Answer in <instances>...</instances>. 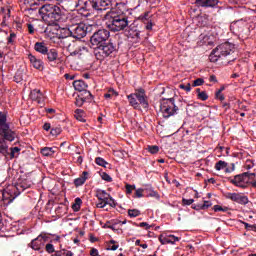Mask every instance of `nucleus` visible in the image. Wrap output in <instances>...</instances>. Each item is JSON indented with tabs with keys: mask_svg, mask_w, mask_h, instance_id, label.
Masks as SVG:
<instances>
[{
	"mask_svg": "<svg viewBox=\"0 0 256 256\" xmlns=\"http://www.w3.org/2000/svg\"><path fill=\"white\" fill-rule=\"evenodd\" d=\"M28 59H29L31 65H32L35 69L40 70V71L44 70V68H45V63H44V61H43L42 59H38V58H37L35 55H33V54H29V55H28Z\"/></svg>",
	"mask_w": 256,
	"mask_h": 256,
	"instance_id": "16",
	"label": "nucleus"
},
{
	"mask_svg": "<svg viewBox=\"0 0 256 256\" xmlns=\"http://www.w3.org/2000/svg\"><path fill=\"white\" fill-rule=\"evenodd\" d=\"M95 163L98 166H101V167H104V168H106V165H108V162L102 157H96Z\"/></svg>",
	"mask_w": 256,
	"mask_h": 256,
	"instance_id": "34",
	"label": "nucleus"
},
{
	"mask_svg": "<svg viewBox=\"0 0 256 256\" xmlns=\"http://www.w3.org/2000/svg\"><path fill=\"white\" fill-rule=\"evenodd\" d=\"M158 241H160L162 245L170 244L171 242L169 241V236H164L163 234L158 237Z\"/></svg>",
	"mask_w": 256,
	"mask_h": 256,
	"instance_id": "36",
	"label": "nucleus"
},
{
	"mask_svg": "<svg viewBox=\"0 0 256 256\" xmlns=\"http://www.w3.org/2000/svg\"><path fill=\"white\" fill-rule=\"evenodd\" d=\"M168 240L170 241V244H175V242H179L181 238L174 235H168Z\"/></svg>",
	"mask_w": 256,
	"mask_h": 256,
	"instance_id": "46",
	"label": "nucleus"
},
{
	"mask_svg": "<svg viewBox=\"0 0 256 256\" xmlns=\"http://www.w3.org/2000/svg\"><path fill=\"white\" fill-rule=\"evenodd\" d=\"M107 28L112 32H120L127 30L129 26L128 18L124 14L111 16L109 21L106 23Z\"/></svg>",
	"mask_w": 256,
	"mask_h": 256,
	"instance_id": "3",
	"label": "nucleus"
},
{
	"mask_svg": "<svg viewBox=\"0 0 256 256\" xmlns=\"http://www.w3.org/2000/svg\"><path fill=\"white\" fill-rule=\"evenodd\" d=\"M128 33L127 36L132 39H139L140 38V31L137 30L136 27H129L128 26Z\"/></svg>",
	"mask_w": 256,
	"mask_h": 256,
	"instance_id": "25",
	"label": "nucleus"
},
{
	"mask_svg": "<svg viewBox=\"0 0 256 256\" xmlns=\"http://www.w3.org/2000/svg\"><path fill=\"white\" fill-rule=\"evenodd\" d=\"M17 138V132L11 128L8 122V112L0 110V154L7 156L8 144L6 142H14Z\"/></svg>",
	"mask_w": 256,
	"mask_h": 256,
	"instance_id": "1",
	"label": "nucleus"
},
{
	"mask_svg": "<svg viewBox=\"0 0 256 256\" xmlns=\"http://www.w3.org/2000/svg\"><path fill=\"white\" fill-rule=\"evenodd\" d=\"M178 111L179 107L176 106L174 98H162L160 100V112H162L164 119H169L176 115Z\"/></svg>",
	"mask_w": 256,
	"mask_h": 256,
	"instance_id": "4",
	"label": "nucleus"
},
{
	"mask_svg": "<svg viewBox=\"0 0 256 256\" xmlns=\"http://www.w3.org/2000/svg\"><path fill=\"white\" fill-rule=\"evenodd\" d=\"M211 206H212V203L210 201H204L200 208L201 210H207Z\"/></svg>",
	"mask_w": 256,
	"mask_h": 256,
	"instance_id": "49",
	"label": "nucleus"
},
{
	"mask_svg": "<svg viewBox=\"0 0 256 256\" xmlns=\"http://www.w3.org/2000/svg\"><path fill=\"white\" fill-rule=\"evenodd\" d=\"M44 241H45L44 236L39 235L37 238L31 241L30 247L33 250H41L42 245L44 244Z\"/></svg>",
	"mask_w": 256,
	"mask_h": 256,
	"instance_id": "20",
	"label": "nucleus"
},
{
	"mask_svg": "<svg viewBox=\"0 0 256 256\" xmlns=\"http://www.w3.org/2000/svg\"><path fill=\"white\" fill-rule=\"evenodd\" d=\"M136 98L139 101V105H141L144 109L149 108V103H148L145 89H143V88L137 89L136 90Z\"/></svg>",
	"mask_w": 256,
	"mask_h": 256,
	"instance_id": "15",
	"label": "nucleus"
},
{
	"mask_svg": "<svg viewBox=\"0 0 256 256\" xmlns=\"http://www.w3.org/2000/svg\"><path fill=\"white\" fill-rule=\"evenodd\" d=\"M88 175H89V173L87 171H83V173L80 177L75 178L74 185L76 187L82 186L85 183V181L88 179Z\"/></svg>",
	"mask_w": 256,
	"mask_h": 256,
	"instance_id": "23",
	"label": "nucleus"
},
{
	"mask_svg": "<svg viewBox=\"0 0 256 256\" xmlns=\"http://www.w3.org/2000/svg\"><path fill=\"white\" fill-rule=\"evenodd\" d=\"M110 31L106 29H99L94 32V34L90 37L91 46L94 48H98L103 45L105 42L109 40Z\"/></svg>",
	"mask_w": 256,
	"mask_h": 256,
	"instance_id": "6",
	"label": "nucleus"
},
{
	"mask_svg": "<svg viewBox=\"0 0 256 256\" xmlns=\"http://www.w3.org/2000/svg\"><path fill=\"white\" fill-rule=\"evenodd\" d=\"M249 185L256 189V178H254L253 180H249Z\"/></svg>",
	"mask_w": 256,
	"mask_h": 256,
	"instance_id": "63",
	"label": "nucleus"
},
{
	"mask_svg": "<svg viewBox=\"0 0 256 256\" xmlns=\"http://www.w3.org/2000/svg\"><path fill=\"white\" fill-rule=\"evenodd\" d=\"M75 119L81 123H85L86 122V119L83 118V110L81 109H76L75 110Z\"/></svg>",
	"mask_w": 256,
	"mask_h": 256,
	"instance_id": "30",
	"label": "nucleus"
},
{
	"mask_svg": "<svg viewBox=\"0 0 256 256\" xmlns=\"http://www.w3.org/2000/svg\"><path fill=\"white\" fill-rule=\"evenodd\" d=\"M14 81H15L16 83H20V81H23L22 75H21V74H15V76H14Z\"/></svg>",
	"mask_w": 256,
	"mask_h": 256,
	"instance_id": "58",
	"label": "nucleus"
},
{
	"mask_svg": "<svg viewBox=\"0 0 256 256\" xmlns=\"http://www.w3.org/2000/svg\"><path fill=\"white\" fill-rule=\"evenodd\" d=\"M45 250L49 254L55 253V246H53V244H46Z\"/></svg>",
	"mask_w": 256,
	"mask_h": 256,
	"instance_id": "47",
	"label": "nucleus"
},
{
	"mask_svg": "<svg viewBox=\"0 0 256 256\" xmlns=\"http://www.w3.org/2000/svg\"><path fill=\"white\" fill-rule=\"evenodd\" d=\"M11 152H9V146L7 145V155H3V157H8L10 156V159H14L15 158V154L19 153L21 151V149L19 147H11Z\"/></svg>",
	"mask_w": 256,
	"mask_h": 256,
	"instance_id": "28",
	"label": "nucleus"
},
{
	"mask_svg": "<svg viewBox=\"0 0 256 256\" xmlns=\"http://www.w3.org/2000/svg\"><path fill=\"white\" fill-rule=\"evenodd\" d=\"M236 170V165L235 163H231V168L227 167L225 169V173H233Z\"/></svg>",
	"mask_w": 256,
	"mask_h": 256,
	"instance_id": "52",
	"label": "nucleus"
},
{
	"mask_svg": "<svg viewBox=\"0 0 256 256\" xmlns=\"http://www.w3.org/2000/svg\"><path fill=\"white\" fill-rule=\"evenodd\" d=\"M242 174H247L246 175V179L248 178V181L251 180L253 181L256 177V173L255 172H250V171H246V172H243Z\"/></svg>",
	"mask_w": 256,
	"mask_h": 256,
	"instance_id": "45",
	"label": "nucleus"
},
{
	"mask_svg": "<svg viewBox=\"0 0 256 256\" xmlns=\"http://www.w3.org/2000/svg\"><path fill=\"white\" fill-rule=\"evenodd\" d=\"M61 132H63V129L61 128V125H58L56 127L51 128L50 134L54 137H57L61 135Z\"/></svg>",
	"mask_w": 256,
	"mask_h": 256,
	"instance_id": "32",
	"label": "nucleus"
},
{
	"mask_svg": "<svg viewBox=\"0 0 256 256\" xmlns=\"http://www.w3.org/2000/svg\"><path fill=\"white\" fill-rule=\"evenodd\" d=\"M68 51L70 52L71 56H78V58H82L87 52L88 49L80 45V42H73L72 44H69Z\"/></svg>",
	"mask_w": 256,
	"mask_h": 256,
	"instance_id": "9",
	"label": "nucleus"
},
{
	"mask_svg": "<svg viewBox=\"0 0 256 256\" xmlns=\"http://www.w3.org/2000/svg\"><path fill=\"white\" fill-rule=\"evenodd\" d=\"M179 89H183L184 91L189 93V91H191L192 88H191V84L187 83L186 85L185 84H180Z\"/></svg>",
	"mask_w": 256,
	"mask_h": 256,
	"instance_id": "48",
	"label": "nucleus"
},
{
	"mask_svg": "<svg viewBox=\"0 0 256 256\" xmlns=\"http://www.w3.org/2000/svg\"><path fill=\"white\" fill-rule=\"evenodd\" d=\"M109 200H110V196H105V198H103L101 201H102L103 203H105L106 205H112V204L109 202Z\"/></svg>",
	"mask_w": 256,
	"mask_h": 256,
	"instance_id": "60",
	"label": "nucleus"
},
{
	"mask_svg": "<svg viewBox=\"0 0 256 256\" xmlns=\"http://www.w3.org/2000/svg\"><path fill=\"white\" fill-rule=\"evenodd\" d=\"M62 251H63V255H65V256H73L74 255L71 251H68L65 249H62Z\"/></svg>",
	"mask_w": 256,
	"mask_h": 256,
	"instance_id": "61",
	"label": "nucleus"
},
{
	"mask_svg": "<svg viewBox=\"0 0 256 256\" xmlns=\"http://www.w3.org/2000/svg\"><path fill=\"white\" fill-rule=\"evenodd\" d=\"M136 189V186H131V184H126V193L131 194L133 190Z\"/></svg>",
	"mask_w": 256,
	"mask_h": 256,
	"instance_id": "51",
	"label": "nucleus"
},
{
	"mask_svg": "<svg viewBox=\"0 0 256 256\" xmlns=\"http://www.w3.org/2000/svg\"><path fill=\"white\" fill-rule=\"evenodd\" d=\"M30 99L33 101V102H36L37 104H44V95L43 93L41 92V90H38V89H34L30 92V95H29Z\"/></svg>",
	"mask_w": 256,
	"mask_h": 256,
	"instance_id": "18",
	"label": "nucleus"
},
{
	"mask_svg": "<svg viewBox=\"0 0 256 256\" xmlns=\"http://www.w3.org/2000/svg\"><path fill=\"white\" fill-rule=\"evenodd\" d=\"M95 196L98 198L99 201H103V199H105V197H107V196L110 197V194H108L106 192V190H100V188H98L96 190Z\"/></svg>",
	"mask_w": 256,
	"mask_h": 256,
	"instance_id": "29",
	"label": "nucleus"
},
{
	"mask_svg": "<svg viewBox=\"0 0 256 256\" xmlns=\"http://www.w3.org/2000/svg\"><path fill=\"white\" fill-rule=\"evenodd\" d=\"M34 50L38 53H41L42 55H46L48 53V46L45 42H36L34 44Z\"/></svg>",
	"mask_w": 256,
	"mask_h": 256,
	"instance_id": "22",
	"label": "nucleus"
},
{
	"mask_svg": "<svg viewBox=\"0 0 256 256\" xmlns=\"http://www.w3.org/2000/svg\"><path fill=\"white\" fill-rule=\"evenodd\" d=\"M73 87L75 91H79L82 93L81 95H85V99H93L91 92L86 90L88 85L83 80L74 81Z\"/></svg>",
	"mask_w": 256,
	"mask_h": 256,
	"instance_id": "12",
	"label": "nucleus"
},
{
	"mask_svg": "<svg viewBox=\"0 0 256 256\" xmlns=\"http://www.w3.org/2000/svg\"><path fill=\"white\" fill-rule=\"evenodd\" d=\"M16 39H17V34L14 32H11L9 37L7 38V44H14Z\"/></svg>",
	"mask_w": 256,
	"mask_h": 256,
	"instance_id": "39",
	"label": "nucleus"
},
{
	"mask_svg": "<svg viewBox=\"0 0 256 256\" xmlns=\"http://www.w3.org/2000/svg\"><path fill=\"white\" fill-rule=\"evenodd\" d=\"M46 55V60L51 66H55L59 62V52L56 49H49Z\"/></svg>",
	"mask_w": 256,
	"mask_h": 256,
	"instance_id": "14",
	"label": "nucleus"
},
{
	"mask_svg": "<svg viewBox=\"0 0 256 256\" xmlns=\"http://www.w3.org/2000/svg\"><path fill=\"white\" fill-rule=\"evenodd\" d=\"M87 34V26L83 23L72 26L68 29V35L71 37L80 40L84 38Z\"/></svg>",
	"mask_w": 256,
	"mask_h": 256,
	"instance_id": "8",
	"label": "nucleus"
},
{
	"mask_svg": "<svg viewBox=\"0 0 256 256\" xmlns=\"http://www.w3.org/2000/svg\"><path fill=\"white\" fill-rule=\"evenodd\" d=\"M228 168V162L224 161V160H219L215 163L214 169L216 171H221Z\"/></svg>",
	"mask_w": 256,
	"mask_h": 256,
	"instance_id": "27",
	"label": "nucleus"
},
{
	"mask_svg": "<svg viewBox=\"0 0 256 256\" xmlns=\"http://www.w3.org/2000/svg\"><path fill=\"white\" fill-rule=\"evenodd\" d=\"M135 226H139V227H146V230H149L150 228H151V226L148 224V223H146V222H142V223H140L139 225L137 224V223H133Z\"/></svg>",
	"mask_w": 256,
	"mask_h": 256,
	"instance_id": "53",
	"label": "nucleus"
},
{
	"mask_svg": "<svg viewBox=\"0 0 256 256\" xmlns=\"http://www.w3.org/2000/svg\"><path fill=\"white\" fill-rule=\"evenodd\" d=\"M142 21H148L150 19V12H146L144 15L140 16Z\"/></svg>",
	"mask_w": 256,
	"mask_h": 256,
	"instance_id": "56",
	"label": "nucleus"
},
{
	"mask_svg": "<svg viewBox=\"0 0 256 256\" xmlns=\"http://www.w3.org/2000/svg\"><path fill=\"white\" fill-rule=\"evenodd\" d=\"M195 201L193 200V198H182V205L183 206H190L194 203Z\"/></svg>",
	"mask_w": 256,
	"mask_h": 256,
	"instance_id": "44",
	"label": "nucleus"
},
{
	"mask_svg": "<svg viewBox=\"0 0 256 256\" xmlns=\"http://www.w3.org/2000/svg\"><path fill=\"white\" fill-rule=\"evenodd\" d=\"M197 99H199L202 102H206L207 99H209V95L206 91H202L201 93L197 94Z\"/></svg>",
	"mask_w": 256,
	"mask_h": 256,
	"instance_id": "35",
	"label": "nucleus"
},
{
	"mask_svg": "<svg viewBox=\"0 0 256 256\" xmlns=\"http://www.w3.org/2000/svg\"><path fill=\"white\" fill-rule=\"evenodd\" d=\"M82 3L81 9L86 12H92L94 11L93 1L92 0H81Z\"/></svg>",
	"mask_w": 256,
	"mask_h": 256,
	"instance_id": "24",
	"label": "nucleus"
},
{
	"mask_svg": "<svg viewBox=\"0 0 256 256\" xmlns=\"http://www.w3.org/2000/svg\"><path fill=\"white\" fill-rule=\"evenodd\" d=\"M127 99L129 101L130 106L133 107L135 110L141 109L140 103L137 101V92L128 95Z\"/></svg>",
	"mask_w": 256,
	"mask_h": 256,
	"instance_id": "21",
	"label": "nucleus"
},
{
	"mask_svg": "<svg viewBox=\"0 0 256 256\" xmlns=\"http://www.w3.org/2000/svg\"><path fill=\"white\" fill-rule=\"evenodd\" d=\"M54 253H55V254H54V255H51V256H63V250L55 251Z\"/></svg>",
	"mask_w": 256,
	"mask_h": 256,
	"instance_id": "64",
	"label": "nucleus"
},
{
	"mask_svg": "<svg viewBox=\"0 0 256 256\" xmlns=\"http://www.w3.org/2000/svg\"><path fill=\"white\" fill-rule=\"evenodd\" d=\"M28 32L29 34H34L35 33V28L33 24H27Z\"/></svg>",
	"mask_w": 256,
	"mask_h": 256,
	"instance_id": "57",
	"label": "nucleus"
},
{
	"mask_svg": "<svg viewBox=\"0 0 256 256\" xmlns=\"http://www.w3.org/2000/svg\"><path fill=\"white\" fill-rule=\"evenodd\" d=\"M219 3V0H195V5L202 8H215Z\"/></svg>",
	"mask_w": 256,
	"mask_h": 256,
	"instance_id": "17",
	"label": "nucleus"
},
{
	"mask_svg": "<svg viewBox=\"0 0 256 256\" xmlns=\"http://www.w3.org/2000/svg\"><path fill=\"white\" fill-rule=\"evenodd\" d=\"M95 11H105L112 8V0H92Z\"/></svg>",
	"mask_w": 256,
	"mask_h": 256,
	"instance_id": "13",
	"label": "nucleus"
},
{
	"mask_svg": "<svg viewBox=\"0 0 256 256\" xmlns=\"http://www.w3.org/2000/svg\"><path fill=\"white\" fill-rule=\"evenodd\" d=\"M82 204L81 198H75L74 204L72 205V209L74 212H78L80 210Z\"/></svg>",
	"mask_w": 256,
	"mask_h": 256,
	"instance_id": "33",
	"label": "nucleus"
},
{
	"mask_svg": "<svg viewBox=\"0 0 256 256\" xmlns=\"http://www.w3.org/2000/svg\"><path fill=\"white\" fill-rule=\"evenodd\" d=\"M25 190L26 188L25 186H23V184H17V186H12L11 190H9V195L12 198L11 201L17 198Z\"/></svg>",
	"mask_w": 256,
	"mask_h": 256,
	"instance_id": "19",
	"label": "nucleus"
},
{
	"mask_svg": "<svg viewBox=\"0 0 256 256\" xmlns=\"http://www.w3.org/2000/svg\"><path fill=\"white\" fill-rule=\"evenodd\" d=\"M86 99L89 100V99H92V98H85V95H82L81 98H77V99H76L75 105H76L77 107H82L83 104H84V102L86 101Z\"/></svg>",
	"mask_w": 256,
	"mask_h": 256,
	"instance_id": "37",
	"label": "nucleus"
},
{
	"mask_svg": "<svg viewBox=\"0 0 256 256\" xmlns=\"http://www.w3.org/2000/svg\"><path fill=\"white\" fill-rule=\"evenodd\" d=\"M214 212H228L230 209L228 207H222L220 205H215L213 207Z\"/></svg>",
	"mask_w": 256,
	"mask_h": 256,
	"instance_id": "38",
	"label": "nucleus"
},
{
	"mask_svg": "<svg viewBox=\"0 0 256 256\" xmlns=\"http://www.w3.org/2000/svg\"><path fill=\"white\" fill-rule=\"evenodd\" d=\"M55 150H57L55 147H44L41 149V154L45 157H50L55 154Z\"/></svg>",
	"mask_w": 256,
	"mask_h": 256,
	"instance_id": "26",
	"label": "nucleus"
},
{
	"mask_svg": "<svg viewBox=\"0 0 256 256\" xmlns=\"http://www.w3.org/2000/svg\"><path fill=\"white\" fill-rule=\"evenodd\" d=\"M225 198L240 205L249 204V198L247 196H242V194H238L237 192H227Z\"/></svg>",
	"mask_w": 256,
	"mask_h": 256,
	"instance_id": "11",
	"label": "nucleus"
},
{
	"mask_svg": "<svg viewBox=\"0 0 256 256\" xmlns=\"http://www.w3.org/2000/svg\"><path fill=\"white\" fill-rule=\"evenodd\" d=\"M220 58H222V57H221V55L217 54L216 49L212 50V52L209 55V60H210V62H213V63L217 62Z\"/></svg>",
	"mask_w": 256,
	"mask_h": 256,
	"instance_id": "31",
	"label": "nucleus"
},
{
	"mask_svg": "<svg viewBox=\"0 0 256 256\" xmlns=\"http://www.w3.org/2000/svg\"><path fill=\"white\" fill-rule=\"evenodd\" d=\"M96 206H97V208L103 209V208H105L107 205H106L103 201H100V203H98Z\"/></svg>",
	"mask_w": 256,
	"mask_h": 256,
	"instance_id": "62",
	"label": "nucleus"
},
{
	"mask_svg": "<svg viewBox=\"0 0 256 256\" xmlns=\"http://www.w3.org/2000/svg\"><path fill=\"white\" fill-rule=\"evenodd\" d=\"M234 48L235 47L233 44L229 42H225L217 46L215 50H216V54L220 55V57L222 58L234 53Z\"/></svg>",
	"mask_w": 256,
	"mask_h": 256,
	"instance_id": "10",
	"label": "nucleus"
},
{
	"mask_svg": "<svg viewBox=\"0 0 256 256\" xmlns=\"http://www.w3.org/2000/svg\"><path fill=\"white\" fill-rule=\"evenodd\" d=\"M148 150H149L150 154H152V155L157 154L159 152V146L150 145V146H148Z\"/></svg>",
	"mask_w": 256,
	"mask_h": 256,
	"instance_id": "42",
	"label": "nucleus"
},
{
	"mask_svg": "<svg viewBox=\"0 0 256 256\" xmlns=\"http://www.w3.org/2000/svg\"><path fill=\"white\" fill-rule=\"evenodd\" d=\"M128 215L131 217V218H135V217H138L141 215V212L137 209H132V210H129L128 211Z\"/></svg>",
	"mask_w": 256,
	"mask_h": 256,
	"instance_id": "40",
	"label": "nucleus"
},
{
	"mask_svg": "<svg viewBox=\"0 0 256 256\" xmlns=\"http://www.w3.org/2000/svg\"><path fill=\"white\" fill-rule=\"evenodd\" d=\"M39 14L42 16V19L49 24H55L56 22L65 21V14H63V11L57 5H43L39 9Z\"/></svg>",
	"mask_w": 256,
	"mask_h": 256,
	"instance_id": "2",
	"label": "nucleus"
},
{
	"mask_svg": "<svg viewBox=\"0 0 256 256\" xmlns=\"http://www.w3.org/2000/svg\"><path fill=\"white\" fill-rule=\"evenodd\" d=\"M51 129H52L51 123L46 122V123L43 125V130H44V131L49 132Z\"/></svg>",
	"mask_w": 256,
	"mask_h": 256,
	"instance_id": "55",
	"label": "nucleus"
},
{
	"mask_svg": "<svg viewBox=\"0 0 256 256\" xmlns=\"http://www.w3.org/2000/svg\"><path fill=\"white\" fill-rule=\"evenodd\" d=\"M101 178H102V180H104V181H106L108 183H111L113 181L112 177L108 173H106V172H102L101 173Z\"/></svg>",
	"mask_w": 256,
	"mask_h": 256,
	"instance_id": "43",
	"label": "nucleus"
},
{
	"mask_svg": "<svg viewBox=\"0 0 256 256\" xmlns=\"http://www.w3.org/2000/svg\"><path fill=\"white\" fill-rule=\"evenodd\" d=\"M112 95H118L113 89H110L108 93L104 95L105 99H111Z\"/></svg>",
	"mask_w": 256,
	"mask_h": 256,
	"instance_id": "50",
	"label": "nucleus"
},
{
	"mask_svg": "<svg viewBox=\"0 0 256 256\" xmlns=\"http://www.w3.org/2000/svg\"><path fill=\"white\" fill-rule=\"evenodd\" d=\"M248 173L236 174L233 178L229 177L228 181L238 188L247 189L250 185V180H247Z\"/></svg>",
	"mask_w": 256,
	"mask_h": 256,
	"instance_id": "7",
	"label": "nucleus"
},
{
	"mask_svg": "<svg viewBox=\"0 0 256 256\" xmlns=\"http://www.w3.org/2000/svg\"><path fill=\"white\" fill-rule=\"evenodd\" d=\"M204 83H205L204 79L198 78V79L193 81L192 87H201V85H204Z\"/></svg>",
	"mask_w": 256,
	"mask_h": 256,
	"instance_id": "41",
	"label": "nucleus"
},
{
	"mask_svg": "<svg viewBox=\"0 0 256 256\" xmlns=\"http://www.w3.org/2000/svg\"><path fill=\"white\" fill-rule=\"evenodd\" d=\"M241 223L244 225V227H245L246 230L251 231L253 225H250V224L247 223V222H241Z\"/></svg>",
	"mask_w": 256,
	"mask_h": 256,
	"instance_id": "59",
	"label": "nucleus"
},
{
	"mask_svg": "<svg viewBox=\"0 0 256 256\" xmlns=\"http://www.w3.org/2000/svg\"><path fill=\"white\" fill-rule=\"evenodd\" d=\"M144 191H145V190H144L143 188H138V190H136V196H137L138 198L144 197V194H143Z\"/></svg>",
	"mask_w": 256,
	"mask_h": 256,
	"instance_id": "54",
	"label": "nucleus"
},
{
	"mask_svg": "<svg viewBox=\"0 0 256 256\" xmlns=\"http://www.w3.org/2000/svg\"><path fill=\"white\" fill-rule=\"evenodd\" d=\"M97 48L99 49V54L103 58L115 56L119 49L116 42L113 41L112 39H109L107 42L101 44Z\"/></svg>",
	"mask_w": 256,
	"mask_h": 256,
	"instance_id": "5",
	"label": "nucleus"
}]
</instances>
